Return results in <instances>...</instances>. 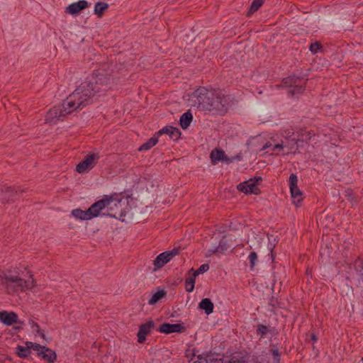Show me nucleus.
Returning a JSON list of instances; mask_svg holds the SVG:
<instances>
[{
    "label": "nucleus",
    "instance_id": "nucleus-28",
    "mask_svg": "<svg viewBox=\"0 0 363 363\" xmlns=\"http://www.w3.org/2000/svg\"><path fill=\"white\" fill-rule=\"evenodd\" d=\"M196 276H194L193 274L191 277L186 279V290L188 292H191L194 289V283Z\"/></svg>",
    "mask_w": 363,
    "mask_h": 363
},
{
    "label": "nucleus",
    "instance_id": "nucleus-31",
    "mask_svg": "<svg viewBox=\"0 0 363 363\" xmlns=\"http://www.w3.org/2000/svg\"><path fill=\"white\" fill-rule=\"evenodd\" d=\"M269 332V329L266 325H259L257 330V333L260 335L261 337L264 336Z\"/></svg>",
    "mask_w": 363,
    "mask_h": 363
},
{
    "label": "nucleus",
    "instance_id": "nucleus-27",
    "mask_svg": "<svg viewBox=\"0 0 363 363\" xmlns=\"http://www.w3.org/2000/svg\"><path fill=\"white\" fill-rule=\"evenodd\" d=\"M16 353L21 358L27 357L30 354V351L28 349V347H25L24 346L18 345L16 347Z\"/></svg>",
    "mask_w": 363,
    "mask_h": 363
},
{
    "label": "nucleus",
    "instance_id": "nucleus-38",
    "mask_svg": "<svg viewBox=\"0 0 363 363\" xmlns=\"http://www.w3.org/2000/svg\"><path fill=\"white\" fill-rule=\"evenodd\" d=\"M297 143V140L295 138L291 139L288 141L287 144H285V147H289L290 150H292L295 145Z\"/></svg>",
    "mask_w": 363,
    "mask_h": 363
},
{
    "label": "nucleus",
    "instance_id": "nucleus-13",
    "mask_svg": "<svg viewBox=\"0 0 363 363\" xmlns=\"http://www.w3.org/2000/svg\"><path fill=\"white\" fill-rule=\"evenodd\" d=\"M211 160L213 164H216L218 162H224L229 164L233 162V160L229 159L225 155V152L222 150H213L210 155Z\"/></svg>",
    "mask_w": 363,
    "mask_h": 363
},
{
    "label": "nucleus",
    "instance_id": "nucleus-33",
    "mask_svg": "<svg viewBox=\"0 0 363 363\" xmlns=\"http://www.w3.org/2000/svg\"><path fill=\"white\" fill-rule=\"evenodd\" d=\"M271 352H272V358H273L274 361L276 363H279V362H280V354H279L278 350L277 349H272L271 350Z\"/></svg>",
    "mask_w": 363,
    "mask_h": 363
},
{
    "label": "nucleus",
    "instance_id": "nucleus-47",
    "mask_svg": "<svg viewBox=\"0 0 363 363\" xmlns=\"http://www.w3.org/2000/svg\"><path fill=\"white\" fill-rule=\"evenodd\" d=\"M311 338H312V340H314V341H316V340H317V337H316V336H315L314 334H312V335H311Z\"/></svg>",
    "mask_w": 363,
    "mask_h": 363
},
{
    "label": "nucleus",
    "instance_id": "nucleus-37",
    "mask_svg": "<svg viewBox=\"0 0 363 363\" xmlns=\"http://www.w3.org/2000/svg\"><path fill=\"white\" fill-rule=\"evenodd\" d=\"M45 347V346H42L39 344L34 343L33 346L32 347V349L37 352V354L40 356V352L43 351V348Z\"/></svg>",
    "mask_w": 363,
    "mask_h": 363
},
{
    "label": "nucleus",
    "instance_id": "nucleus-4",
    "mask_svg": "<svg viewBox=\"0 0 363 363\" xmlns=\"http://www.w3.org/2000/svg\"><path fill=\"white\" fill-rule=\"evenodd\" d=\"M125 204V201L122 199L107 196V213H104L103 215L121 220L125 216L123 207Z\"/></svg>",
    "mask_w": 363,
    "mask_h": 363
},
{
    "label": "nucleus",
    "instance_id": "nucleus-10",
    "mask_svg": "<svg viewBox=\"0 0 363 363\" xmlns=\"http://www.w3.org/2000/svg\"><path fill=\"white\" fill-rule=\"evenodd\" d=\"M105 208L107 209V196L95 202L89 208L91 218L99 216L100 213Z\"/></svg>",
    "mask_w": 363,
    "mask_h": 363
},
{
    "label": "nucleus",
    "instance_id": "nucleus-46",
    "mask_svg": "<svg viewBox=\"0 0 363 363\" xmlns=\"http://www.w3.org/2000/svg\"><path fill=\"white\" fill-rule=\"evenodd\" d=\"M272 145L271 143H267L262 148V150H266L267 147H270Z\"/></svg>",
    "mask_w": 363,
    "mask_h": 363
},
{
    "label": "nucleus",
    "instance_id": "nucleus-41",
    "mask_svg": "<svg viewBox=\"0 0 363 363\" xmlns=\"http://www.w3.org/2000/svg\"><path fill=\"white\" fill-rule=\"evenodd\" d=\"M242 363H260L256 359H246L245 357H242Z\"/></svg>",
    "mask_w": 363,
    "mask_h": 363
},
{
    "label": "nucleus",
    "instance_id": "nucleus-19",
    "mask_svg": "<svg viewBox=\"0 0 363 363\" xmlns=\"http://www.w3.org/2000/svg\"><path fill=\"white\" fill-rule=\"evenodd\" d=\"M200 309L203 310L207 315L213 313L214 305L208 298H203L199 304Z\"/></svg>",
    "mask_w": 363,
    "mask_h": 363
},
{
    "label": "nucleus",
    "instance_id": "nucleus-36",
    "mask_svg": "<svg viewBox=\"0 0 363 363\" xmlns=\"http://www.w3.org/2000/svg\"><path fill=\"white\" fill-rule=\"evenodd\" d=\"M208 363H224V357L213 358L212 356H208Z\"/></svg>",
    "mask_w": 363,
    "mask_h": 363
},
{
    "label": "nucleus",
    "instance_id": "nucleus-29",
    "mask_svg": "<svg viewBox=\"0 0 363 363\" xmlns=\"http://www.w3.org/2000/svg\"><path fill=\"white\" fill-rule=\"evenodd\" d=\"M208 269H209V264H203L199 267V268L197 270L194 271V269L192 268V269H191V271L194 272L193 274H194V276H198L201 274H203V273L207 272Z\"/></svg>",
    "mask_w": 363,
    "mask_h": 363
},
{
    "label": "nucleus",
    "instance_id": "nucleus-11",
    "mask_svg": "<svg viewBox=\"0 0 363 363\" xmlns=\"http://www.w3.org/2000/svg\"><path fill=\"white\" fill-rule=\"evenodd\" d=\"M155 326L154 321L150 320L146 323L140 325L137 336L138 342L143 343L146 340V336L150 333L151 330Z\"/></svg>",
    "mask_w": 363,
    "mask_h": 363
},
{
    "label": "nucleus",
    "instance_id": "nucleus-17",
    "mask_svg": "<svg viewBox=\"0 0 363 363\" xmlns=\"http://www.w3.org/2000/svg\"><path fill=\"white\" fill-rule=\"evenodd\" d=\"M171 257L167 252H164L160 254L154 260V265L156 268H162L166 263L171 260Z\"/></svg>",
    "mask_w": 363,
    "mask_h": 363
},
{
    "label": "nucleus",
    "instance_id": "nucleus-35",
    "mask_svg": "<svg viewBox=\"0 0 363 363\" xmlns=\"http://www.w3.org/2000/svg\"><path fill=\"white\" fill-rule=\"evenodd\" d=\"M31 327L34 328L35 332L38 334H39L43 338L45 337L44 333L40 330V327L37 323L32 322Z\"/></svg>",
    "mask_w": 363,
    "mask_h": 363
},
{
    "label": "nucleus",
    "instance_id": "nucleus-5",
    "mask_svg": "<svg viewBox=\"0 0 363 363\" xmlns=\"http://www.w3.org/2000/svg\"><path fill=\"white\" fill-rule=\"evenodd\" d=\"M67 108V106L65 105V101H63L61 105L55 106L53 108L50 109L46 115V123L55 124L58 121L63 120L67 115L72 113L71 110Z\"/></svg>",
    "mask_w": 363,
    "mask_h": 363
},
{
    "label": "nucleus",
    "instance_id": "nucleus-32",
    "mask_svg": "<svg viewBox=\"0 0 363 363\" xmlns=\"http://www.w3.org/2000/svg\"><path fill=\"white\" fill-rule=\"evenodd\" d=\"M257 259V255L255 252H252L249 255V259L250 262V267L252 269L255 265V261Z\"/></svg>",
    "mask_w": 363,
    "mask_h": 363
},
{
    "label": "nucleus",
    "instance_id": "nucleus-12",
    "mask_svg": "<svg viewBox=\"0 0 363 363\" xmlns=\"http://www.w3.org/2000/svg\"><path fill=\"white\" fill-rule=\"evenodd\" d=\"M87 7H89L88 1L85 0H80L77 2L72 3L66 7L65 13L71 15H75Z\"/></svg>",
    "mask_w": 363,
    "mask_h": 363
},
{
    "label": "nucleus",
    "instance_id": "nucleus-18",
    "mask_svg": "<svg viewBox=\"0 0 363 363\" xmlns=\"http://www.w3.org/2000/svg\"><path fill=\"white\" fill-rule=\"evenodd\" d=\"M40 356L47 362L50 363H53L57 358L56 353L48 347H43L42 352H40Z\"/></svg>",
    "mask_w": 363,
    "mask_h": 363
},
{
    "label": "nucleus",
    "instance_id": "nucleus-44",
    "mask_svg": "<svg viewBox=\"0 0 363 363\" xmlns=\"http://www.w3.org/2000/svg\"><path fill=\"white\" fill-rule=\"evenodd\" d=\"M284 147H285V145H284V143H281L275 145L274 146V147H273V150H275V149H283Z\"/></svg>",
    "mask_w": 363,
    "mask_h": 363
},
{
    "label": "nucleus",
    "instance_id": "nucleus-1",
    "mask_svg": "<svg viewBox=\"0 0 363 363\" xmlns=\"http://www.w3.org/2000/svg\"><path fill=\"white\" fill-rule=\"evenodd\" d=\"M111 83V72L105 69L94 72L85 81L64 100L67 108L72 112L82 110L91 104L97 94L106 91Z\"/></svg>",
    "mask_w": 363,
    "mask_h": 363
},
{
    "label": "nucleus",
    "instance_id": "nucleus-14",
    "mask_svg": "<svg viewBox=\"0 0 363 363\" xmlns=\"http://www.w3.org/2000/svg\"><path fill=\"white\" fill-rule=\"evenodd\" d=\"M185 330V327L179 323H163L160 325L159 331L162 333H181Z\"/></svg>",
    "mask_w": 363,
    "mask_h": 363
},
{
    "label": "nucleus",
    "instance_id": "nucleus-34",
    "mask_svg": "<svg viewBox=\"0 0 363 363\" xmlns=\"http://www.w3.org/2000/svg\"><path fill=\"white\" fill-rule=\"evenodd\" d=\"M320 48L321 45L319 43L315 42L314 43H311L310 45V50L313 53H316L318 50H319Z\"/></svg>",
    "mask_w": 363,
    "mask_h": 363
},
{
    "label": "nucleus",
    "instance_id": "nucleus-2",
    "mask_svg": "<svg viewBox=\"0 0 363 363\" xmlns=\"http://www.w3.org/2000/svg\"><path fill=\"white\" fill-rule=\"evenodd\" d=\"M233 98L230 95H225L220 91H211L205 87L197 89L190 95L189 101L192 106L201 111H214L224 113L231 106Z\"/></svg>",
    "mask_w": 363,
    "mask_h": 363
},
{
    "label": "nucleus",
    "instance_id": "nucleus-9",
    "mask_svg": "<svg viewBox=\"0 0 363 363\" xmlns=\"http://www.w3.org/2000/svg\"><path fill=\"white\" fill-rule=\"evenodd\" d=\"M299 80L298 78H287L284 80V83L286 86L290 87L288 93L294 96L297 94H301L304 91V86L301 84H296L297 81Z\"/></svg>",
    "mask_w": 363,
    "mask_h": 363
},
{
    "label": "nucleus",
    "instance_id": "nucleus-7",
    "mask_svg": "<svg viewBox=\"0 0 363 363\" xmlns=\"http://www.w3.org/2000/svg\"><path fill=\"white\" fill-rule=\"evenodd\" d=\"M298 178L296 175L291 174L289 177V188L291 195L293 199V203L298 206L301 201L303 200L302 191L298 187Z\"/></svg>",
    "mask_w": 363,
    "mask_h": 363
},
{
    "label": "nucleus",
    "instance_id": "nucleus-16",
    "mask_svg": "<svg viewBox=\"0 0 363 363\" xmlns=\"http://www.w3.org/2000/svg\"><path fill=\"white\" fill-rule=\"evenodd\" d=\"M18 316L14 312L3 311L0 312V320L6 325H12L17 322Z\"/></svg>",
    "mask_w": 363,
    "mask_h": 363
},
{
    "label": "nucleus",
    "instance_id": "nucleus-40",
    "mask_svg": "<svg viewBox=\"0 0 363 363\" xmlns=\"http://www.w3.org/2000/svg\"><path fill=\"white\" fill-rule=\"evenodd\" d=\"M194 363H208V357L206 358L199 356L197 360H196Z\"/></svg>",
    "mask_w": 363,
    "mask_h": 363
},
{
    "label": "nucleus",
    "instance_id": "nucleus-8",
    "mask_svg": "<svg viewBox=\"0 0 363 363\" xmlns=\"http://www.w3.org/2000/svg\"><path fill=\"white\" fill-rule=\"evenodd\" d=\"M261 180H262L261 177H258V178L255 177L254 179H250L247 181H245L244 182L239 184L237 186V189L239 191H240L246 194H259V189L258 188L257 182Z\"/></svg>",
    "mask_w": 363,
    "mask_h": 363
},
{
    "label": "nucleus",
    "instance_id": "nucleus-3",
    "mask_svg": "<svg viewBox=\"0 0 363 363\" xmlns=\"http://www.w3.org/2000/svg\"><path fill=\"white\" fill-rule=\"evenodd\" d=\"M0 277L5 280L4 284L9 294L25 291L31 289L35 286V281L31 276L28 280L12 274H0Z\"/></svg>",
    "mask_w": 363,
    "mask_h": 363
},
{
    "label": "nucleus",
    "instance_id": "nucleus-20",
    "mask_svg": "<svg viewBox=\"0 0 363 363\" xmlns=\"http://www.w3.org/2000/svg\"><path fill=\"white\" fill-rule=\"evenodd\" d=\"M15 194L16 191L11 186H4L0 189V199L3 201H9Z\"/></svg>",
    "mask_w": 363,
    "mask_h": 363
},
{
    "label": "nucleus",
    "instance_id": "nucleus-26",
    "mask_svg": "<svg viewBox=\"0 0 363 363\" xmlns=\"http://www.w3.org/2000/svg\"><path fill=\"white\" fill-rule=\"evenodd\" d=\"M166 295L164 291H159L154 294L148 301L150 305H154Z\"/></svg>",
    "mask_w": 363,
    "mask_h": 363
},
{
    "label": "nucleus",
    "instance_id": "nucleus-48",
    "mask_svg": "<svg viewBox=\"0 0 363 363\" xmlns=\"http://www.w3.org/2000/svg\"><path fill=\"white\" fill-rule=\"evenodd\" d=\"M271 257H272V259H274V256H273L272 254L271 255Z\"/></svg>",
    "mask_w": 363,
    "mask_h": 363
},
{
    "label": "nucleus",
    "instance_id": "nucleus-6",
    "mask_svg": "<svg viewBox=\"0 0 363 363\" xmlns=\"http://www.w3.org/2000/svg\"><path fill=\"white\" fill-rule=\"evenodd\" d=\"M99 160V155L97 153L88 154L84 159L76 167V171L79 174L89 172L94 168Z\"/></svg>",
    "mask_w": 363,
    "mask_h": 363
},
{
    "label": "nucleus",
    "instance_id": "nucleus-21",
    "mask_svg": "<svg viewBox=\"0 0 363 363\" xmlns=\"http://www.w3.org/2000/svg\"><path fill=\"white\" fill-rule=\"evenodd\" d=\"M108 7L109 5L108 3L104 1H99L95 4L94 13L99 18H101Z\"/></svg>",
    "mask_w": 363,
    "mask_h": 363
},
{
    "label": "nucleus",
    "instance_id": "nucleus-25",
    "mask_svg": "<svg viewBox=\"0 0 363 363\" xmlns=\"http://www.w3.org/2000/svg\"><path fill=\"white\" fill-rule=\"evenodd\" d=\"M264 0H253L249 11H247V16H250L253 13L257 11L259 7L263 4Z\"/></svg>",
    "mask_w": 363,
    "mask_h": 363
},
{
    "label": "nucleus",
    "instance_id": "nucleus-45",
    "mask_svg": "<svg viewBox=\"0 0 363 363\" xmlns=\"http://www.w3.org/2000/svg\"><path fill=\"white\" fill-rule=\"evenodd\" d=\"M33 342H26V347H28V349L30 350V349L32 348V347L33 346Z\"/></svg>",
    "mask_w": 363,
    "mask_h": 363
},
{
    "label": "nucleus",
    "instance_id": "nucleus-30",
    "mask_svg": "<svg viewBox=\"0 0 363 363\" xmlns=\"http://www.w3.org/2000/svg\"><path fill=\"white\" fill-rule=\"evenodd\" d=\"M229 248V246L228 243L222 240L220 241L219 245L216 247L217 251H218L219 253H224L225 251H227Z\"/></svg>",
    "mask_w": 363,
    "mask_h": 363
},
{
    "label": "nucleus",
    "instance_id": "nucleus-43",
    "mask_svg": "<svg viewBox=\"0 0 363 363\" xmlns=\"http://www.w3.org/2000/svg\"><path fill=\"white\" fill-rule=\"evenodd\" d=\"M346 196H347V199H348L350 201H351V202H352V201H353V200L354 199V194H353L352 191H351V192H350V193H348V194L346 195Z\"/></svg>",
    "mask_w": 363,
    "mask_h": 363
},
{
    "label": "nucleus",
    "instance_id": "nucleus-15",
    "mask_svg": "<svg viewBox=\"0 0 363 363\" xmlns=\"http://www.w3.org/2000/svg\"><path fill=\"white\" fill-rule=\"evenodd\" d=\"M157 135L167 134L169 138L174 141L177 140L181 136V132L179 128L172 126H166L159 130Z\"/></svg>",
    "mask_w": 363,
    "mask_h": 363
},
{
    "label": "nucleus",
    "instance_id": "nucleus-22",
    "mask_svg": "<svg viewBox=\"0 0 363 363\" xmlns=\"http://www.w3.org/2000/svg\"><path fill=\"white\" fill-rule=\"evenodd\" d=\"M72 215L81 220H90L91 219V213L89 210L82 211L81 209H74L72 211Z\"/></svg>",
    "mask_w": 363,
    "mask_h": 363
},
{
    "label": "nucleus",
    "instance_id": "nucleus-42",
    "mask_svg": "<svg viewBox=\"0 0 363 363\" xmlns=\"http://www.w3.org/2000/svg\"><path fill=\"white\" fill-rule=\"evenodd\" d=\"M216 250V247H212L211 249H209L206 255V257H210L214 253H217L218 252V251Z\"/></svg>",
    "mask_w": 363,
    "mask_h": 363
},
{
    "label": "nucleus",
    "instance_id": "nucleus-23",
    "mask_svg": "<svg viewBox=\"0 0 363 363\" xmlns=\"http://www.w3.org/2000/svg\"><path fill=\"white\" fill-rule=\"evenodd\" d=\"M193 116L189 111L183 113L180 117V125L183 129L187 128L192 121Z\"/></svg>",
    "mask_w": 363,
    "mask_h": 363
},
{
    "label": "nucleus",
    "instance_id": "nucleus-39",
    "mask_svg": "<svg viewBox=\"0 0 363 363\" xmlns=\"http://www.w3.org/2000/svg\"><path fill=\"white\" fill-rule=\"evenodd\" d=\"M171 259H172L174 256L177 255L179 252V248H174L170 251H167Z\"/></svg>",
    "mask_w": 363,
    "mask_h": 363
},
{
    "label": "nucleus",
    "instance_id": "nucleus-24",
    "mask_svg": "<svg viewBox=\"0 0 363 363\" xmlns=\"http://www.w3.org/2000/svg\"><path fill=\"white\" fill-rule=\"evenodd\" d=\"M158 140H157V138L156 137H152L150 139H149L146 143H145L144 144H143L138 149V150L140 151H142V150H150L151 147H152L153 146H155L156 145V143H157Z\"/></svg>",
    "mask_w": 363,
    "mask_h": 363
}]
</instances>
